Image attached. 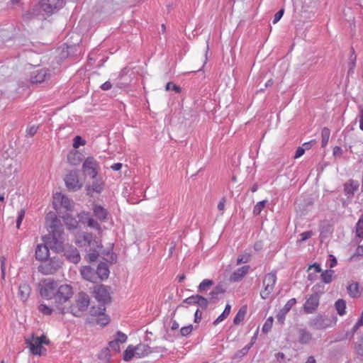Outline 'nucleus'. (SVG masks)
<instances>
[{"label": "nucleus", "instance_id": "40", "mask_svg": "<svg viewBox=\"0 0 363 363\" xmlns=\"http://www.w3.org/2000/svg\"><path fill=\"white\" fill-rule=\"evenodd\" d=\"M105 306L99 304L98 307L92 306L90 309L89 313L92 316H99L100 314L105 311Z\"/></svg>", "mask_w": 363, "mask_h": 363}, {"label": "nucleus", "instance_id": "59", "mask_svg": "<svg viewBox=\"0 0 363 363\" xmlns=\"http://www.w3.org/2000/svg\"><path fill=\"white\" fill-rule=\"evenodd\" d=\"M110 357H111V355L109 354V349L108 348L104 349L99 355V358L106 359L107 361H108L110 359Z\"/></svg>", "mask_w": 363, "mask_h": 363}, {"label": "nucleus", "instance_id": "34", "mask_svg": "<svg viewBox=\"0 0 363 363\" xmlns=\"http://www.w3.org/2000/svg\"><path fill=\"white\" fill-rule=\"evenodd\" d=\"M231 310V306L227 304L223 312L214 320L213 325H217L218 323L224 320L230 314Z\"/></svg>", "mask_w": 363, "mask_h": 363}, {"label": "nucleus", "instance_id": "23", "mask_svg": "<svg viewBox=\"0 0 363 363\" xmlns=\"http://www.w3.org/2000/svg\"><path fill=\"white\" fill-rule=\"evenodd\" d=\"M46 224L48 230L57 229L62 227L60 220L56 217L55 213H50L46 217Z\"/></svg>", "mask_w": 363, "mask_h": 363}, {"label": "nucleus", "instance_id": "19", "mask_svg": "<svg viewBox=\"0 0 363 363\" xmlns=\"http://www.w3.org/2000/svg\"><path fill=\"white\" fill-rule=\"evenodd\" d=\"M126 340L127 335L123 333L118 331L116 334L114 339L109 342V347L114 352H117L120 350V344L125 342Z\"/></svg>", "mask_w": 363, "mask_h": 363}, {"label": "nucleus", "instance_id": "26", "mask_svg": "<svg viewBox=\"0 0 363 363\" xmlns=\"http://www.w3.org/2000/svg\"><path fill=\"white\" fill-rule=\"evenodd\" d=\"M55 201H60V204L67 211H72L73 208L72 201L65 195L57 193L54 196Z\"/></svg>", "mask_w": 363, "mask_h": 363}, {"label": "nucleus", "instance_id": "14", "mask_svg": "<svg viewBox=\"0 0 363 363\" xmlns=\"http://www.w3.org/2000/svg\"><path fill=\"white\" fill-rule=\"evenodd\" d=\"M91 182L86 186V191L89 195L93 193H101L104 187V182L99 175L90 178Z\"/></svg>", "mask_w": 363, "mask_h": 363}, {"label": "nucleus", "instance_id": "53", "mask_svg": "<svg viewBox=\"0 0 363 363\" xmlns=\"http://www.w3.org/2000/svg\"><path fill=\"white\" fill-rule=\"evenodd\" d=\"M85 145V140L82 138L81 136H75L74 138L73 147L78 148L81 145Z\"/></svg>", "mask_w": 363, "mask_h": 363}, {"label": "nucleus", "instance_id": "56", "mask_svg": "<svg viewBox=\"0 0 363 363\" xmlns=\"http://www.w3.org/2000/svg\"><path fill=\"white\" fill-rule=\"evenodd\" d=\"M5 262H6L5 257H0V269H1V276L2 279H5V269H6Z\"/></svg>", "mask_w": 363, "mask_h": 363}, {"label": "nucleus", "instance_id": "7", "mask_svg": "<svg viewBox=\"0 0 363 363\" xmlns=\"http://www.w3.org/2000/svg\"><path fill=\"white\" fill-rule=\"evenodd\" d=\"M77 243L81 246L84 247L86 251L99 250L101 245L96 240L95 237L89 233H84L81 240H79Z\"/></svg>", "mask_w": 363, "mask_h": 363}, {"label": "nucleus", "instance_id": "10", "mask_svg": "<svg viewBox=\"0 0 363 363\" xmlns=\"http://www.w3.org/2000/svg\"><path fill=\"white\" fill-rule=\"evenodd\" d=\"M62 266V262L60 259L53 257L49 261L40 264L38 267V271L43 274H53Z\"/></svg>", "mask_w": 363, "mask_h": 363}, {"label": "nucleus", "instance_id": "49", "mask_svg": "<svg viewBox=\"0 0 363 363\" xmlns=\"http://www.w3.org/2000/svg\"><path fill=\"white\" fill-rule=\"evenodd\" d=\"M165 89H166V91L173 90L176 93H180L181 90H182L180 86L176 85L175 84H174L172 82H168L166 84Z\"/></svg>", "mask_w": 363, "mask_h": 363}, {"label": "nucleus", "instance_id": "61", "mask_svg": "<svg viewBox=\"0 0 363 363\" xmlns=\"http://www.w3.org/2000/svg\"><path fill=\"white\" fill-rule=\"evenodd\" d=\"M313 233L311 231H306L302 233L300 236V242L306 241V240L309 239L312 236Z\"/></svg>", "mask_w": 363, "mask_h": 363}, {"label": "nucleus", "instance_id": "39", "mask_svg": "<svg viewBox=\"0 0 363 363\" xmlns=\"http://www.w3.org/2000/svg\"><path fill=\"white\" fill-rule=\"evenodd\" d=\"M330 135V131L328 128H323L321 131V145L322 147H325L328 143Z\"/></svg>", "mask_w": 363, "mask_h": 363}, {"label": "nucleus", "instance_id": "44", "mask_svg": "<svg viewBox=\"0 0 363 363\" xmlns=\"http://www.w3.org/2000/svg\"><path fill=\"white\" fill-rule=\"evenodd\" d=\"M267 203V200H263L262 201L258 202L254 207L253 213L255 216L260 214L263 208L265 207L266 203Z\"/></svg>", "mask_w": 363, "mask_h": 363}, {"label": "nucleus", "instance_id": "29", "mask_svg": "<svg viewBox=\"0 0 363 363\" xmlns=\"http://www.w3.org/2000/svg\"><path fill=\"white\" fill-rule=\"evenodd\" d=\"M347 293L352 298H357L360 296L359 284L357 282H352L347 287Z\"/></svg>", "mask_w": 363, "mask_h": 363}, {"label": "nucleus", "instance_id": "51", "mask_svg": "<svg viewBox=\"0 0 363 363\" xmlns=\"http://www.w3.org/2000/svg\"><path fill=\"white\" fill-rule=\"evenodd\" d=\"M250 259V255L248 253H245L242 255H240L237 259V264H240L242 263H247Z\"/></svg>", "mask_w": 363, "mask_h": 363}, {"label": "nucleus", "instance_id": "52", "mask_svg": "<svg viewBox=\"0 0 363 363\" xmlns=\"http://www.w3.org/2000/svg\"><path fill=\"white\" fill-rule=\"evenodd\" d=\"M197 302V294L189 296L183 301L182 304L180 306H184V303L188 305L196 304Z\"/></svg>", "mask_w": 363, "mask_h": 363}, {"label": "nucleus", "instance_id": "35", "mask_svg": "<svg viewBox=\"0 0 363 363\" xmlns=\"http://www.w3.org/2000/svg\"><path fill=\"white\" fill-rule=\"evenodd\" d=\"M335 272L332 269H327L322 272L320 277L323 282L330 284L333 281Z\"/></svg>", "mask_w": 363, "mask_h": 363}, {"label": "nucleus", "instance_id": "64", "mask_svg": "<svg viewBox=\"0 0 363 363\" xmlns=\"http://www.w3.org/2000/svg\"><path fill=\"white\" fill-rule=\"evenodd\" d=\"M333 154L335 157H341L342 155V150L340 147L335 146L333 148Z\"/></svg>", "mask_w": 363, "mask_h": 363}, {"label": "nucleus", "instance_id": "24", "mask_svg": "<svg viewBox=\"0 0 363 363\" xmlns=\"http://www.w3.org/2000/svg\"><path fill=\"white\" fill-rule=\"evenodd\" d=\"M49 257V249L47 245H38L35 250V258L44 261Z\"/></svg>", "mask_w": 363, "mask_h": 363}, {"label": "nucleus", "instance_id": "32", "mask_svg": "<svg viewBox=\"0 0 363 363\" xmlns=\"http://www.w3.org/2000/svg\"><path fill=\"white\" fill-rule=\"evenodd\" d=\"M94 216L101 221L106 220L107 211L101 206H95L94 208Z\"/></svg>", "mask_w": 363, "mask_h": 363}, {"label": "nucleus", "instance_id": "21", "mask_svg": "<svg viewBox=\"0 0 363 363\" xmlns=\"http://www.w3.org/2000/svg\"><path fill=\"white\" fill-rule=\"evenodd\" d=\"M359 188V183L357 181L353 179L349 180L344 185V191L347 198L353 196L354 192Z\"/></svg>", "mask_w": 363, "mask_h": 363}, {"label": "nucleus", "instance_id": "27", "mask_svg": "<svg viewBox=\"0 0 363 363\" xmlns=\"http://www.w3.org/2000/svg\"><path fill=\"white\" fill-rule=\"evenodd\" d=\"M96 274L101 280L106 279L109 275V269L106 262H100L97 267Z\"/></svg>", "mask_w": 363, "mask_h": 363}, {"label": "nucleus", "instance_id": "50", "mask_svg": "<svg viewBox=\"0 0 363 363\" xmlns=\"http://www.w3.org/2000/svg\"><path fill=\"white\" fill-rule=\"evenodd\" d=\"M38 309L42 313L47 315H50L52 312V308L43 303L38 306Z\"/></svg>", "mask_w": 363, "mask_h": 363}, {"label": "nucleus", "instance_id": "45", "mask_svg": "<svg viewBox=\"0 0 363 363\" xmlns=\"http://www.w3.org/2000/svg\"><path fill=\"white\" fill-rule=\"evenodd\" d=\"M196 304L200 306L203 309H206L208 304V301L207 298L203 297L197 294V302Z\"/></svg>", "mask_w": 363, "mask_h": 363}, {"label": "nucleus", "instance_id": "20", "mask_svg": "<svg viewBox=\"0 0 363 363\" xmlns=\"http://www.w3.org/2000/svg\"><path fill=\"white\" fill-rule=\"evenodd\" d=\"M47 75L48 70L45 69L33 71L30 75V82L33 84L41 83L45 81Z\"/></svg>", "mask_w": 363, "mask_h": 363}, {"label": "nucleus", "instance_id": "62", "mask_svg": "<svg viewBox=\"0 0 363 363\" xmlns=\"http://www.w3.org/2000/svg\"><path fill=\"white\" fill-rule=\"evenodd\" d=\"M330 268L334 267L337 264V259L332 255H329L328 261Z\"/></svg>", "mask_w": 363, "mask_h": 363}, {"label": "nucleus", "instance_id": "42", "mask_svg": "<svg viewBox=\"0 0 363 363\" xmlns=\"http://www.w3.org/2000/svg\"><path fill=\"white\" fill-rule=\"evenodd\" d=\"M110 321L109 317L104 313V311L101 314H100L96 319V323L101 325L105 326Z\"/></svg>", "mask_w": 363, "mask_h": 363}, {"label": "nucleus", "instance_id": "9", "mask_svg": "<svg viewBox=\"0 0 363 363\" xmlns=\"http://www.w3.org/2000/svg\"><path fill=\"white\" fill-rule=\"evenodd\" d=\"M82 170L85 176L91 178L99 175L100 166L93 157H88L83 162Z\"/></svg>", "mask_w": 363, "mask_h": 363}, {"label": "nucleus", "instance_id": "47", "mask_svg": "<svg viewBox=\"0 0 363 363\" xmlns=\"http://www.w3.org/2000/svg\"><path fill=\"white\" fill-rule=\"evenodd\" d=\"M87 261L89 262H94L97 260L99 257V250L87 251Z\"/></svg>", "mask_w": 363, "mask_h": 363}, {"label": "nucleus", "instance_id": "54", "mask_svg": "<svg viewBox=\"0 0 363 363\" xmlns=\"http://www.w3.org/2000/svg\"><path fill=\"white\" fill-rule=\"evenodd\" d=\"M192 330H193L192 325L182 327L180 330V334L182 336H184V337L187 336L188 335H189L191 333Z\"/></svg>", "mask_w": 363, "mask_h": 363}, {"label": "nucleus", "instance_id": "28", "mask_svg": "<svg viewBox=\"0 0 363 363\" xmlns=\"http://www.w3.org/2000/svg\"><path fill=\"white\" fill-rule=\"evenodd\" d=\"M81 274L82 277L91 282H94L96 279V273L89 266L83 267L81 269Z\"/></svg>", "mask_w": 363, "mask_h": 363}, {"label": "nucleus", "instance_id": "55", "mask_svg": "<svg viewBox=\"0 0 363 363\" xmlns=\"http://www.w3.org/2000/svg\"><path fill=\"white\" fill-rule=\"evenodd\" d=\"M87 225L89 227L95 228L97 230L100 229V225L99 223L92 218H89L87 220Z\"/></svg>", "mask_w": 363, "mask_h": 363}, {"label": "nucleus", "instance_id": "11", "mask_svg": "<svg viewBox=\"0 0 363 363\" xmlns=\"http://www.w3.org/2000/svg\"><path fill=\"white\" fill-rule=\"evenodd\" d=\"M94 294L99 304L105 306L111 301L109 288L104 285H99L94 287Z\"/></svg>", "mask_w": 363, "mask_h": 363}, {"label": "nucleus", "instance_id": "33", "mask_svg": "<svg viewBox=\"0 0 363 363\" xmlns=\"http://www.w3.org/2000/svg\"><path fill=\"white\" fill-rule=\"evenodd\" d=\"M225 292V289L220 284L217 285L213 290L210 293V301L215 302L218 299V295Z\"/></svg>", "mask_w": 363, "mask_h": 363}, {"label": "nucleus", "instance_id": "8", "mask_svg": "<svg viewBox=\"0 0 363 363\" xmlns=\"http://www.w3.org/2000/svg\"><path fill=\"white\" fill-rule=\"evenodd\" d=\"M277 281L276 272H270L265 275L262 284L264 289L260 292L262 298L267 299L274 290Z\"/></svg>", "mask_w": 363, "mask_h": 363}, {"label": "nucleus", "instance_id": "3", "mask_svg": "<svg viewBox=\"0 0 363 363\" xmlns=\"http://www.w3.org/2000/svg\"><path fill=\"white\" fill-rule=\"evenodd\" d=\"M90 303L89 296L86 293L79 292L75 298V301L70 306V312L76 317H81L86 311Z\"/></svg>", "mask_w": 363, "mask_h": 363}, {"label": "nucleus", "instance_id": "60", "mask_svg": "<svg viewBox=\"0 0 363 363\" xmlns=\"http://www.w3.org/2000/svg\"><path fill=\"white\" fill-rule=\"evenodd\" d=\"M284 13V9H280L278 12H277L274 16L273 23H277L283 16Z\"/></svg>", "mask_w": 363, "mask_h": 363}, {"label": "nucleus", "instance_id": "63", "mask_svg": "<svg viewBox=\"0 0 363 363\" xmlns=\"http://www.w3.org/2000/svg\"><path fill=\"white\" fill-rule=\"evenodd\" d=\"M76 155H77V154L74 153V154H70L67 157V160H68L69 162L73 165H77L79 163V160H76L74 158L76 157Z\"/></svg>", "mask_w": 363, "mask_h": 363}, {"label": "nucleus", "instance_id": "43", "mask_svg": "<svg viewBox=\"0 0 363 363\" xmlns=\"http://www.w3.org/2000/svg\"><path fill=\"white\" fill-rule=\"evenodd\" d=\"M356 234L359 238H363V214L356 224Z\"/></svg>", "mask_w": 363, "mask_h": 363}, {"label": "nucleus", "instance_id": "41", "mask_svg": "<svg viewBox=\"0 0 363 363\" xmlns=\"http://www.w3.org/2000/svg\"><path fill=\"white\" fill-rule=\"evenodd\" d=\"M246 314V309L245 308H242L237 313L236 315L234 318L233 323L235 325H238L242 320H243Z\"/></svg>", "mask_w": 363, "mask_h": 363}, {"label": "nucleus", "instance_id": "22", "mask_svg": "<svg viewBox=\"0 0 363 363\" xmlns=\"http://www.w3.org/2000/svg\"><path fill=\"white\" fill-rule=\"evenodd\" d=\"M249 269V265H245L242 267L238 268L231 274L230 280L234 282L240 281L247 274Z\"/></svg>", "mask_w": 363, "mask_h": 363}, {"label": "nucleus", "instance_id": "46", "mask_svg": "<svg viewBox=\"0 0 363 363\" xmlns=\"http://www.w3.org/2000/svg\"><path fill=\"white\" fill-rule=\"evenodd\" d=\"M273 317L270 316L269 317L267 320L265 321L263 327H262V332L264 333H267L272 328V324H273Z\"/></svg>", "mask_w": 363, "mask_h": 363}, {"label": "nucleus", "instance_id": "4", "mask_svg": "<svg viewBox=\"0 0 363 363\" xmlns=\"http://www.w3.org/2000/svg\"><path fill=\"white\" fill-rule=\"evenodd\" d=\"M73 295L72 288L69 284H62L57 287L55 298L53 299L56 307L61 310L62 313H65L64 308L60 306L67 301Z\"/></svg>", "mask_w": 363, "mask_h": 363}, {"label": "nucleus", "instance_id": "31", "mask_svg": "<svg viewBox=\"0 0 363 363\" xmlns=\"http://www.w3.org/2000/svg\"><path fill=\"white\" fill-rule=\"evenodd\" d=\"M30 292V287L28 284L23 283L18 287V295L22 300H26Z\"/></svg>", "mask_w": 363, "mask_h": 363}, {"label": "nucleus", "instance_id": "30", "mask_svg": "<svg viewBox=\"0 0 363 363\" xmlns=\"http://www.w3.org/2000/svg\"><path fill=\"white\" fill-rule=\"evenodd\" d=\"M299 342L302 344L308 343L312 339L311 333L306 329L298 330Z\"/></svg>", "mask_w": 363, "mask_h": 363}, {"label": "nucleus", "instance_id": "25", "mask_svg": "<svg viewBox=\"0 0 363 363\" xmlns=\"http://www.w3.org/2000/svg\"><path fill=\"white\" fill-rule=\"evenodd\" d=\"M134 347L135 350L136 357L138 358L144 357L147 356L148 354L152 353L153 352H156V350H152V347L145 344H139Z\"/></svg>", "mask_w": 363, "mask_h": 363}, {"label": "nucleus", "instance_id": "48", "mask_svg": "<svg viewBox=\"0 0 363 363\" xmlns=\"http://www.w3.org/2000/svg\"><path fill=\"white\" fill-rule=\"evenodd\" d=\"M38 126L32 125H29L26 129V136L28 137H33L38 131Z\"/></svg>", "mask_w": 363, "mask_h": 363}, {"label": "nucleus", "instance_id": "5", "mask_svg": "<svg viewBox=\"0 0 363 363\" xmlns=\"http://www.w3.org/2000/svg\"><path fill=\"white\" fill-rule=\"evenodd\" d=\"M49 233L50 238H49L50 241L47 242V244L56 252H60L63 248L64 242L65 240L63 226L57 229L49 230Z\"/></svg>", "mask_w": 363, "mask_h": 363}, {"label": "nucleus", "instance_id": "6", "mask_svg": "<svg viewBox=\"0 0 363 363\" xmlns=\"http://www.w3.org/2000/svg\"><path fill=\"white\" fill-rule=\"evenodd\" d=\"M40 295L48 299L53 300L57 289V283L51 278L43 279L40 284Z\"/></svg>", "mask_w": 363, "mask_h": 363}, {"label": "nucleus", "instance_id": "13", "mask_svg": "<svg viewBox=\"0 0 363 363\" xmlns=\"http://www.w3.org/2000/svg\"><path fill=\"white\" fill-rule=\"evenodd\" d=\"M60 252H63L66 259L72 263L77 264L81 260L79 252L74 246L64 245L63 248Z\"/></svg>", "mask_w": 363, "mask_h": 363}, {"label": "nucleus", "instance_id": "12", "mask_svg": "<svg viewBox=\"0 0 363 363\" xmlns=\"http://www.w3.org/2000/svg\"><path fill=\"white\" fill-rule=\"evenodd\" d=\"M65 182L69 190L76 191L80 189L82 184L79 183L77 171H70L65 177Z\"/></svg>", "mask_w": 363, "mask_h": 363}, {"label": "nucleus", "instance_id": "17", "mask_svg": "<svg viewBox=\"0 0 363 363\" xmlns=\"http://www.w3.org/2000/svg\"><path fill=\"white\" fill-rule=\"evenodd\" d=\"M16 162L12 159H6L4 160V163H0V173H1L4 177H9L13 172H16Z\"/></svg>", "mask_w": 363, "mask_h": 363}, {"label": "nucleus", "instance_id": "15", "mask_svg": "<svg viewBox=\"0 0 363 363\" xmlns=\"http://www.w3.org/2000/svg\"><path fill=\"white\" fill-rule=\"evenodd\" d=\"M331 321L325 316L318 315L311 319L309 322V326L315 330H323L330 325Z\"/></svg>", "mask_w": 363, "mask_h": 363}, {"label": "nucleus", "instance_id": "36", "mask_svg": "<svg viewBox=\"0 0 363 363\" xmlns=\"http://www.w3.org/2000/svg\"><path fill=\"white\" fill-rule=\"evenodd\" d=\"M133 357H136L135 350L133 345H129L123 353V360L128 362L133 359Z\"/></svg>", "mask_w": 363, "mask_h": 363}, {"label": "nucleus", "instance_id": "57", "mask_svg": "<svg viewBox=\"0 0 363 363\" xmlns=\"http://www.w3.org/2000/svg\"><path fill=\"white\" fill-rule=\"evenodd\" d=\"M77 221L74 218H71L70 220L67 218L66 225L68 226L69 229H75L77 227Z\"/></svg>", "mask_w": 363, "mask_h": 363}, {"label": "nucleus", "instance_id": "58", "mask_svg": "<svg viewBox=\"0 0 363 363\" xmlns=\"http://www.w3.org/2000/svg\"><path fill=\"white\" fill-rule=\"evenodd\" d=\"M25 216V211L23 209H21L20 211H18V218L16 220V227L17 228H20V225L21 224V222L24 218Z\"/></svg>", "mask_w": 363, "mask_h": 363}, {"label": "nucleus", "instance_id": "2", "mask_svg": "<svg viewBox=\"0 0 363 363\" xmlns=\"http://www.w3.org/2000/svg\"><path fill=\"white\" fill-rule=\"evenodd\" d=\"M50 341L44 335L38 337L34 334L26 337V344L29 348L30 352L33 355H45L47 350L43 347L44 345H49Z\"/></svg>", "mask_w": 363, "mask_h": 363}, {"label": "nucleus", "instance_id": "1", "mask_svg": "<svg viewBox=\"0 0 363 363\" xmlns=\"http://www.w3.org/2000/svg\"><path fill=\"white\" fill-rule=\"evenodd\" d=\"M64 0H40L39 3L33 6L23 14V19L28 22L33 18L44 19L62 8Z\"/></svg>", "mask_w": 363, "mask_h": 363}, {"label": "nucleus", "instance_id": "37", "mask_svg": "<svg viewBox=\"0 0 363 363\" xmlns=\"http://www.w3.org/2000/svg\"><path fill=\"white\" fill-rule=\"evenodd\" d=\"M335 307L340 315H343L345 314V308H346V302L343 299H338L335 303Z\"/></svg>", "mask_w": 363, "mask_h": 363}, {"label": "nucleus", "instance_id": "38", "mask_svg": "<svg viewBox=\"0 0 363 363\" xmlns=\"http://www.w3.org/2000/svg\"><path fill=\"white\" fill-rule=\"evenodd\" d=\"M213 285V281L211 279L203 280L198 287V291L203 293L207 291L208 289Z\"/></svg>", "mask_w": 363, "mask_h": 363}, {"label": "nucleus", "instance_id": "16", "mask_svg": "<svg viewBox=\"0 0 363 363\" xmlns=\"http://www.w3.org/2000/svg\"><path fill=\"white\" fill-rule=\"evenodd\" d=\"M320 296L317 294H311L303 305V311L306 313H313L319 306Z\"/></svg>", "mask_w": 363, "mask_h": 363}, {"label": "nucleus", "instance_id": "18", "mask_svg": "<svg viewBox=\"0 0 363 363\" xmlns=\"http://www.w3.org/2000/svg\"><path fill=\"white\" fill-rule=\"evenodd\" d=\"M296 303V299L293 298L289 300L284 306L278 312L276 315L277 322L282 325L284 323L286 315L290 311L291 308Z\"/></svg>", "mask_w": 363, "mask_h": 363}]
</instances>
